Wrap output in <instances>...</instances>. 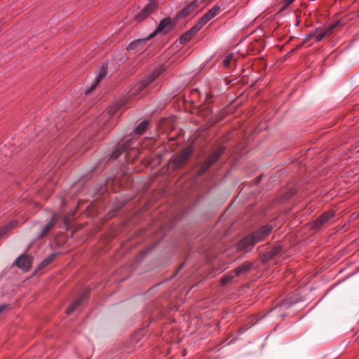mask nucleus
I'll return each instance as SVG.
<instances>
[{
    "label": "nucleus",
    "instance_id": "nucleus-16",
    "mask_svg": "<svg viewBox=\"0 0 359 359\" xmlns=\"http://www.w3.org/2000/svg\"><path fill=\"white\" fill-rule=\"evenodd\" d=\"M56 220H55V216L54 215L52 219L46 224L41 229V231L40 234L39 235V238H41L43 236H45L50 230L55 225Z\"/></svg>",
    "mask_w": 359,
    "mask_h": 359
},
{
    "label": "nucleus",
    "instance_id": "nucleus-15",
    "mask_svg": "<svg viewBox=\"0 0 359 359\" xmlns=\"http://www.w3.org/2000/svg\"><path fill=\"white\" fill-rule=\"evenodd\" d=\"M129 145L128 142L123 144H118L113 152L111 154V158L116 159L124 151L128 148Z\"/></svg>",
    "mask_w": 359,
    "mask_h": 359
},
{
    "label": "nucleus",
    "instance_id": "nucleus-5",
    "mask_svg": "<svg viewBox=\"0 0 359 359\" xmlns=\"http://www.w3.org/2000/svg\"><path fill=\"white\" fill-rule=\"evenodd\" d=\"M149 35L144 39H139L132 41L128 46L127 50L135 54L137 53H142L145 50V43L147 40L151 39Z\"/></svg>",
    "mask_w": 359,
    "mask_h": 359
},
{
    "label": "nucleus",
    "instance_id": "nucleus-34",
    "mask_svg": "<svg viewBox=\"0 0 359 359\" xmlns=\"http://www.w3.org/2000/svg\"><path fill=\"white\" fill-rule=\"evenodd\" d=\"M6 307H7V306H6V305H4V304L1 305V306H0V313H1V312H3V311H4V309H5Z\"/></svg>",
    "mask_w": 359,
    "mask_h": 359
},
{
    "label": "nucleus",
    "instance_id": "nucleus-9",
    "mask_svg": "<svg viewBox=\"0 0 359 359\" xmlns=\"http://www.w3.org/2000/svg\"><path fill=\"white\" fill-rule=\"evenodd\" d=\"M334 215L332 210H329L322 214L318 219L312 222V226L315 229H318L326 224Z\"/></svg>",
    "mask_w": 359,
    "mask_h": 359
},
{
    "label": "nucleus",
    "instance_id": "nucleus-30",
    "mask_svg": "<svg viewBox=\"0 0 359 359\" xmlns=\"http://www.w3.org/2000/svg\"><path fill=\"white\" fill-rule=\"evenodd\" d=\"M149 15H146V13H144V11L142 10V12L137 16V20L140 22L144 20Z\"/></svg>",
    "mask_w": 359,
    "mask_h": 359
},
{
    "label": "nucleus",
    "instance_id": "nucleus-14",
    "mask_svg": "<svg viewBox=\"0 0 359 359\" xmlns=\"http://www.w3.org/2000/svg\"><path fill=\"white\" fill-rule=\"evenodd\" d=\"M335 27V25H332L325 30H320L316 29L312 31V34L315 38L316 42L320 41L327 34H330V32Z\"/></svg>",
    "mask_w": 359,
    "mask_h": 359
},
{
    "label": "nucleus",
    "instance_id": "nucleus-2",
    "mask_svg": "<svg viewBox=\"0 0 359 359\" xmlns=\"http://www.w3.org/2000/svg\"><path fill=\"white\" fill-rule=\"evenodd\" d=\"M225 147L224 146L219 147L215 149L210 156L203 162L199 172L201 174L205 172L213 163H215L220 156L224 154Z\"/></svg>",
    "mask_w": 359,
    "mask_h": 359
},
{
    "label": "nucleus",
    "instance_id": "nucleus-29",
    "mask_svg": "<svg viewBox=\"0 0 359 359\" xmlns=\"http://www.w3.org/2000/svg\"><path fill=\"white\" fill-rule=\"evenodd\" d=\"M13 226H6L0 229V238L6 233V232Z\"/></svg>",
    "mask_w": 359,
    "mask_h": 359
},
{
    "label": "nucleus",
    "instance_id": "nucleus-3",
    "mask_svg": "<svg viewBox=\"0 0 359 359\" xmlns=\"http://www.w3.org/2000/svg\"><path fill=\"white\" fill-rule=\"evenodd\" d=\"M212 0H194L184 7L178 14V17L185 18L189 15L196 13L199 10L201 6L205 2L208 3Z\"/></svg>",
    "mask_w": 359,
    "mask_h": 359
},
{
    "label": "nucleus",
    "instance_id": "nucleus-28",
    "mask_svg": "<svg viewBox=\"0 0 359 359\" xmlns=\"http://www.w3.org/2000/svg\"><path fill=\"white\" fill-rule=\"evenodd\" d=\"M233 58L232 54H229L223 61V65L225 67H228L230 65L231 61Z\"/></svg>",
    "mask_w": 359,
    "mask_h": 359
},
{
    "label": "nucleus",
    "instance_id": "nucleus-10",
    "mask_svg": "<svg viewBox=\"0 0 359 359\" xmlns=\"http://www.w3.org/2000/svg\"><path fill=\"white\" fill-rule=\"evenodd\" d=\"M159 74H160L159 70H154L150 75L148 76L147 78L142 80L141 81V83L137 86L136 88L134 89V92H133L132 94H134L135 92L137 93V92L142 90L143 88H146L156 78H157Z\"/></svg>",
    "mask_w": 359,
    "mask_h": 359
},
{
    "label": "nucleus",
    "instance_id": "nucleus-8",
    "mask_svg": "<svg viewBox=\"0 0 359 359\" xmlns=\"http://www.w3.org/2000/svg\"><path fill=\"white\" fill-rule=\"evenodd\" d=\"M256 243H257L255 241L254 238L250 234L245 236L238 243L237 248L238 250L241 251L249 252L252 249V248Z\"/></svg>",
    "mask_w": 359,
    "mask_h": 359
},
{
    "label": "nucleus",
    "instance_id": "nucleus-23",
    "mask_svg": "<svg viewBox=\"0 0 359 359\" xmlns=\"http://www.w3.org/2000/svg\"><path fill=\"white\" fill-rule=\"evenodd\" d=\"M156 8V5L154 3H149L143 9L144 13H146V15H149L151 13H152Z\"/></svg>",
    "mask_w": 359,
    "mask_h": 359
},
{
    "label": "nucleus",
    "instance_id": "nucleus-20",
    "mask_svg": "<svg viewBox=\"0 0 359 359\" xmlns=\"http://www.w3.org/2000/svg\"><path fill=\"white\" fill-rule=\"evenodd\" d=\"M205 24L201 22V19L200 18L196 25H194L189 31V33L193 36L195 35Z\"/></svg>",
    "mask_w": 359,
    "mask_h": 359
},
{
    "label": "nucleus",
    "instance_id": "nucleus-6",
    "mask_svg": "<svg viewBox=\"0 0 359 359\" xmlns=\"http://www.w3.org/2000/svg\"><path fill=\"white\" fill-rule=\"evenodd\" d=\"M272 227L270 225H265L257 231L252 233L251 236L254 238L255 241L257 243L265 240L271 233Z\"/></svg>",
    "mask_w": 359,
    "mask_h": 359
},
{
    "label": "nucleus",
    "instance_id": "nucleus-1",
    "mask_svg": "<svg viewBox=\"0 0 359 359\" xmlns=\"http://www.w3.org/2000/svg\"><path fill=\"white\" fill-rule=\"evenodd\" d=\"M225 147L224 146L219 147L215 149L210 156L203 162L199 172L201 174L205 172L213 163H215L220 156L224 154Z\"/></svg>",
    "mask_w": 359,
    "mask_h": 359
},
{
    "label": "nucleus",
    "instance_id": "nucleus-24",
    "mask_svg": "<svg viewBox=\"0 0 359 359\" xmlns=\"http://www.w3.org/2000/svg\"><path fill=\"white\" fill-rule=\"evenodd\" d=\"M156 8V5L154 3H149L143 9L144 13H146V15H149L151 13H152Z\"/></svg>",
    "mask_w": 359,
    "mask_h": 359
},
{
    "label": "nucleus",
    "instance_id": "nucleus-35",
    "mask_svg": "<svg viewBox=\"0 0 359 359\" xmlns=\"http://www.w3.org/2000/svg\"><path fill=\"white\" fill-rule=\"evenodd\" d=\"M212 95L211 94H207V97H212Z\"/></svg>",
    "mask_w": 359,
    "mask_h": 359
},
{
    "label": "nucleus",
    "instance_id": "nucleus-11",
    "mask_svg": "<svg viewBox=\"0 0 359 359\" xmlns=\"http://www.w3.org/2000/svg\"><path fill=\"white\" fill-rule=\"evenodd\" d=\"M107 74V68L104 66L102 67V68L100 70L99 74L95 78L93 83L91 84V86L86 90V95H88L90 93H92L99 85V83L101 82V81L106 76Z\"/></svg>",
    "mask_w": 359,
    "mask_h": 359
},
{
    "label": "nucleus",
    "instance_id": "nucleus-13",
    "mask_svg": "<svg viewBox=\"0 0 359 359\" xmlns=\"http://www.w3.org/2000/svg\"><path fill=\"white\" fill-rule=\"evenodd\" d=\"M170 22H171V21H170V18H165L161 20V21L157 26L156 29H155V31L149 34V37L152 38L154 36H156L157 34H158L159 32H167L168 31L167 27L170 25Z\"/></svg>",
    "mask_w": 359,
    "mask_h": 359
},
{
    "label": "nucleus",
    "instance_id": "nucleus-33",
    "mask_svg": "<svg viewBox=\"0 0 359 359\" xmlns=\"http://www.w3.org/2000/svg\"><path fill=\"white\" fill-rule=\"evenodd\" d=\"M295 0H283L285 5L287 6L294 2Z\"/></svg>",
    "mask_w": 359,
    "mask_h": 359
},
{
    "label": "nucleus",
    "instance_id": "nucleus-18",
    "mask_svg": "<svg viewBox=\"0 0 359 359\" xmlns=\"http://www.w3.org/2000/svg\"><path fill=\"white\" fill-rule=\"evenodd\" d=\"M149 126V121L147 120L141 122L134 130V132L137 135H142L144 133Z\"/></svg>",
    "mask_w": 359,
    "mask_h": 359
},
{
    "label": "nucleus",
    "instance_id": "nucleus-26",
    "mask_svg": "<svg viewBox=\"0 0 359 359\" xmlns=\"http://www.w3.org/2000/svg\"><path fill=\"white\" fill-rule=\"evenodd\" d=\"M193 36L191 35L190 33L187 32L185 34H184L181 38H180V42L181 43H187L189 42Z\"/></svg>",
    "mask_w": 359,
    "mask_h": 359
},
{
    "label": "nucleus",
    "instance_id": "nucleus-4",
    "mask_svg": "<svg viewBox=\"0 0 359 359\" xmlns=\"http://www.w3.org/2000/svg\"><path fill=\"white\" fill-rule=\"evenodd\" d=\"M190 156L191 151L189 149H185L182 152L173 156L170 159V163H172L174 169H177L186 164L189 159Z\"/></svg>",
    "mask_w": 359,
    "mask_h": 359
},
{
    "label": "nucleus",
    "instance_id": "nucleus-31",
    "mask_svg": "<svg viewBox=\"0 0 359 359\" xmlns=\"http://www.w3.org/2000/svg\"><path fill=\"white\" fill-rule=\"evenodd\" d=\"M313 37V35L312 34V32H311L309 34H307L306 36L304 41H308L310 39H311Z\"/></svg>",
    "mask_w": 359,
    "mask_h": 359
},
{
    "label": "nucleus",
    "instance_id": "nucleus-22",
    "mask_svg": "<svg viewBox=\"0 0 359 359\" xmlns=\"http://www.w3.org/2000/svg\"><path fill=\"white\" fill-rule=\"evenodd\" d=\"M83 297H81L79 298L72 305L68 308L66 311L67 314H71L73 313L82 303Z\"/></svg>",
    "mask_w": 359,
    "mask_h": 359
},
{
    "label": "nucleus",
    "instance_id": "nucleus-25",
    "mask_svg": "<svg viewBox=\"0 0 359 359\" xmlns=\"http://www.w3.org/2000/svg\"><path fill=\"white\" fill-rule=\"evenodd\" d=\"M282 250V248L280 245H275L273 248L269 252V254L271 257L276 256L278 255Z\"/></svg>",
    "mask_w": 359,
    "mask_h": 359
},
{
    "label": "nucleus",
    "instance_id": "nucleus-21",
    "mask_svg": "<svg viewBox=\"0 0 359 359\" xmlns=\"http://www.w3.org/2000/svg\"><path fill=\"white\" fill-rule=\"evenodd\" d=\"M205 24L201 22V19L200 18L196 25H194L189 31V33L193 36L195 35Z\"/></svg>",
    "mask_w": 359,
    "mask_h": 359
},
{
    "label": "nucleus",
    "instance_id": "nucleus-7",
    "mask_svg": "<svg viewBox=\"0 0 359 359\" xmlns=\"http://www.w3.org/2000/svg\"><path fill=\"white\" fill-rule=\"evenodd\" d=\"M32 257L28 255H22L15 261V264L24 271H27L32 266Z\"/></svg>",
    "mask_w": 359,
    "mask_h": 359
},
{
    "label": "nucleus",
    "instance_id": "nucleus-12",
    "mask_svg": "<svg viewBox=\"0 0 359 359\" xmlns=\"http://www.w3.org/2000/svg\"><path fill=\"white\" fill-rule=\"evenodd\" d=\"M220 7L217 5L214 6L211 9H210L205 14H204L201 18V22L203 21L205 24L208 23L211 19L215 18L217 15L219 13Z\"/></svg>",
    "mask_w": 359,
    "mask_h": 359
},
{
    "label": "nucleus",
    "instance_id": "nucleus-19",
    "mask_svg": "<svg viewBox=\"0 0 359 359\" xmlns=\"http://www.w3.org/2000/svg\"><path fill=\"white\" fill-rule=\"evenodd\" d=\"M237 277L234 273L233 270L224 276L220 280V284L222 285H226L227 283L231 282L234 278Z\"/></svg>",
    "mask_w": 359,
    "mask_h": 359
},
{
    "label": "nucleus",
    "instance_id": "nucleus-27",
    "mask_svg": "<svg viewBox=\"0 0 359 359\" xmlns=\"http://www.w3.org/2000/svg\"><path fill=\"white\" fill-rule=\"evenodd\" d=\"M55 255H49L47 258H46L43 262H42V265L43 266H47L50 263H51L54 259H55Z\"/></svg>",
    "mask_w": 359,
    "mask_h": 359
},
{
    "label": "nucleus",
    "instance_id": "nucleus-17",
    "mask_svg": "<svg viewBox=\"0 0 359 359\" xmlns=\"http://www.w3.org/2000/svg\"><path fill=\"white\" fill-rule=\"evenodd\" d=\"M252 266V263L250 262H245L241 266L233 270L234 273L236 276H240L241 274L245 273L250 271Z\"/></svg>",
    "mask_w": 359,
    "mask_h": 359
},
{
    "label": "nucleus",
    "instance_id": "nucleus-32",
    "mask_svg": "<svg viewBox=\"0 0 359 359\" xmlns=\"http://www.w3.org/2000/svg\"><path fill=\"white\" fill-rule=\"evenodd\" d=\"M313 37V35L312 34V32H311L309 34H307L306 36L304 41H308L310 39H311Z\"/></svg>",
    "mask_w": 359,
    "mask_h": 359
}]
</instances>
